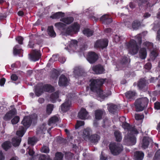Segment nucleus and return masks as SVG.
<instances>
[{"instance_id": "nucleus-6", "label": "nucleus", "mask_w": 160, "mask_h": 160, "mask_svg": "<svg viewBox=\"0 0 160 160\" xmlns=\"http://www.w3.org/2000/svg\"><path fill=\"white\" fill-rule=\"evenodd\" d=\"M148 102V100L146 97L138 99L135 102V106L137 111H142L146 107Z\"/></svg>"}, {"instance_id": "nucleus-27", "label": "nucleus", "mask_w": 160, "mask_h": 160, "mask_svg": "<svg viewBox=\"0 0 160 160\" xmlns=\"http://www.w3.org/2000/svg\"><path fill=\"white\" fill-rule=\"evenodd\" d=\"M108 109L110 112L114 114L115 112H116L119 110V108L117 105L111 104L108 105Z\"/></svg>"}, {"instance_id": "nucleus-39", "label": "nucleus", "mask_w": 160, "mask_h": 160, "mask_svg": "<svg viewBox=\"0 0 160 160\" xmlns=\"http://www.w3.org/2000/svg\"><path fill=\"white\" fill-rule=\"evenodd\" d=\"M83 33L86 36L89 37L92 36L93 33V31L89 29L86 28L83 31Z\"/></svg>"}, {"instance_id": "nucleus-49", "label": "nucleus", "mask_w": 160, "mask_h": 160, "mask_svg": "<svg viewBox=\"0 0 160 160\" xmlns=\"http://www.w3.org/2000/svg\"><path fill=\"white\" fill-rule=\"evenodd\" d=\"M41 151L42 152L47 153L49 152V149L48 146H43L42 148H41Z\"/></svg>"}, {"instance_id": "nucleus-9", "label": "nucleus", "mask_w": 160, "mask_h": 160, "mask_svg": "<svg viewBox=\"0 0 160 160\" xmlns=\"http://www.w3.org/2000/svg\"><path fill=\"white\" fill-rule=\"evenodd\" d=\"M109 147L112 153L115 155L118 154L123 150L122 145L118 143H111Z\"/></svg>"}, {"instance_id": "nucleus-48", "label": "nucleus", "mask_w": 160, "mask_h": 160, "mask_svg": "<svg viewBox=\"0 0 160 160\" xmlns=\"http://www.w3.org/2000/svg\"><path fill=\"white\" fill-rule=\"evenodd\" d=\"M143 33L137 35L136 37V39L138 42L140 44L142 42V37Z\"/></svg>"}, {"instance_id": "nucleus-37", "label": "nucleus", "mask_w": 160, "mask_h": 160, "mask_svg": "<svg viewBox=\"0 0 160 160\" xmlns=\"http://www.w3.org/2000/svg\"><path fill=\"white\" fill-rule=\"evenodd\" d=\"M20 46L19 45H17L13 48V54L15 55L21 53L22 50L20 48Z\"/></svg>"}, {"instance_id": "nucleus-20", "label": "nucleus", "mask_w": 160, "mask_h": 160, "mask_svg": "<svg viewBox=\"0 0 160 160\" xmlns=\"http://www.w3.org/2000/svg\"><path fill=\"white\" fill-rule=\"evenodd\" d=\"M16 112L15 109H12L6 113L3 118L6 121L10 120L14 115L16 114Z\"/></svg>"}, {"instance_id": "nucleus-31", "label": "nucleus", "mask_w": 160, "mask_h": 160, "mask_svg": "<svg viewBox=\"0 0 160 160\" xmlns=\"http://www.w3.org/2000/svg\"><path fill=\"white\" fill-rule=\"evenodd\" d=\"M60 21L66 24H69L73 21L74 18L72 17H69L62 18Z\"/></svg>"}, {"instance_id": "nucleus-11", "label": "nucleus", "mask_w": 160, "mask_h": 160, "mask_svg": "<svg viewBox=\"0 0 160 160\" xmlns=\"http://www.w3.org/2000/svg\"><path fill=\"white\" fill-rule=\"evenodd\" d=\"M98 56L94 52H89L88 53L87 59L90 63L95 62L98 58Z\"/></svg>"}, {"instance_id": "nucleus-52", "label": "nucleus", "mask_w": 160, "mask_h": 160, "mask_svg": "<svg viewBox=\"0 0 160 160\" xmlns=\"http://www.w3.org/2000/svg\"><path fill=\"white\" fill-rule=\"evenodd\" d=\"M39 160H51L48 157L44 154L41 155L39 157Z\"/></svg>"}, {"instance_id": "nucleus-62", "label": "nucleus", "mask_w": 160, "mask_h": 160, "mask_svg": "<svg viewBox=\"0 0 160 160\" xmlns=\"http://www.w3.org/2000/svg\"><path fill=\"white\" fill-rule=\"evenodd\" d=\"M66 59L65 57H61L59 58V61L62 63H63L66 61Z\"/></svg>"}, {"instance_id": "nucleus-26", "label": "nucleus", "mask_w": 160, "mask_h": 160, "mask_svg": "<svg viewBox=\"0 0 160 160\" xmlns=\"http://www.w3.org/2000/svg\"><path fill=\"white\" fill-rule=\"evenodd\" d=\"M141 26V22L140 21L136 20H134L132 23L131 29L133 30L138 29Z\"/></svg>"}, {"instance_id": "nucleus-63", "label": "nucleus", "mask_w": 160, "mask_h": 160, "mask_svg": "<svg viewBox=\"0 0 160 160\" xmlns=\"http://www.w3.org/2000/svg\"><path fill=\"white\" fill-rule=\"evenodd\" d=\"M6 79L4 78H1L0 80V85L1 86H2L5 84Z\"/></svg>"}, {"instance_id": "nucleus-35", "label": "nucleus", "mask_w": 160, "mask_h": 160, "mask_svg": "<svg viewBox=\"0 0 160 160\" xmlns=\"http://www.w3.org/2000/svg\"><path fill=\"white\" fill-rule=\"evenodd\" d=\"M64 16V13L62 12H56L52 15L51 17L53 19H58L62 18Z\"/></svg>"}, {"instance_id": "nucleus-28", "label": "nucleus", "mask_w": 160, "mask_h": 160, "mask_svg": "<svg viewBox=\"0 0 160 160\" xmlns=\"http://www.w3.org/2000/svg\"><path fill=\"white\" fill-rule=\"evenodd\" d=\"M104 111L101 110H97L95 111V118L96 120H99L101 119L102 115L103 114Z\"/></svg>"}, {"instance_id": "nucleus-2", "label": "nucleus", "mask_w": 160, "mask_h": 160, "mask_svg": "<svg viewBox=\"0 0 160 160\" xmlns=\"http://www.w3.org/2000/svg\"><path fill=\"white\" fill-rule=\"evenodd\" d=\"M119 120L122 123V126L124 130L128 132L125 135L124 141L128 145H133L136 143V138L133 135L137 134L138 132L137 130L133 126H130L128 123L125 122L126 118L122 117L120 118Z\"/></svg>"}, {"instance_id": "nucleus-21", "label": "nucleus", "mask_w": 160, "mask_h": 160, "mask_svg": "<svg viewBox=\"0 0 160 160\" xmlns=\"http://www.w3.org/2000/svg\"><path fill=\"white\" fill-rule=\"evenodd\" d=\"M92 132V130L90 128H88L85 129L82 132V137L86 140H88L90 136V135Z\"/></svg>"}, {"instance_id": "nucleus-59", "label": "nucleus", "mask_w": 160, "mask_h": 160, "mask_svg": "<svg viewBox=\"0 0 160 160\" xmlns=\"http://www.w3.org/2000/svg\"><path fill=\"white\" fill-rule=\"evenodd\" d=\"M152 67L151 64L149 62L146 63L144 66V68L148 70H150Z\"/></svg>"}, {"instance_id": "nucleus-58", "label": "nucleus", "mask_w": 160, "mask_h": 160, "mask_svg": "<svg viewBox=\"0 0 160 160\" xmlns=\"http://www.w3.org/2000/svg\"><path fill=\"white\" fill-rule=\"evenodd\" d=\"M160 157V150L158 151L156 153L154 157V159L156 160L157 159L159 158Z\"/></svg>"}, {"instance_id": "nucleus-12", "label": "nucleus", "mask_w": 160, "mask_h": 160, "mask_svg": "<svg viewBox=\"0 0 160 160\" xmlns=\"http://www.w3.org/2000/svg\"><path fill=\"white\" fill-rule=\"evenodd\" d=\"M108 41L106 39L98 40L95 42L94 47L102 48L106 47L108 45Z\"/></svg>"}, {"instance_id": "nucleus-43", "label": "nucleus", "mask_w": 160, "mask_h": 160, "mask_svg": "<svg viewBox=\"0 0 160 160\" xmlns=\"http://www.w3.org/2000/svg\"><path fill=\"white\" fill-rule=\"evenodd\" d=\"M38 141V139L35 138H29L28 139V143L31 145H34Z\"/></svg>"}, {"instance_id": "nucleus-5", "label": "nucleus", "mask_w": 160, "mask_h": 160, "mask_svg": "<svg viewBox=\"0 0 160 160\" xmlns=\"http://www.w3.org/2000/svg\"><path fill=\"white\" fill-rule=\"evenodd\" d=\"M125 47L128 50V53L132 55L136 54L138 51V47L136 41L132 39L128 42L125 43Z\"/></svg>"}, {"instance_id": "nucleus-51", "label": "nucleus", "mask_w": 160, "mask_h": 160, "mask_svg": "<svg viewBox=\"0 0 160 160\" xmlns=\"http://www.w3.org/2000/svg\"><path fill=\"white\" fill-rule=\"evenodd\" d=\"M19 120V118L18 116L15 117L12 120L11 122L13 124H17Z\"/></svg>"}, {"instance_id": "nucleus-42", "label": "nucleus", "mask_w": 160, "mask_h": 160, "mask_svg": "<svg viewBox=\"0 0 160 160\" xmlns=\"http://www.w3.org/2000/svg\"><path fill=\"white\" fill-rule=\"evenodd\" d=\"M157 28H159V29L158 31L157 39L158 40L160 41V22H159L157 25L155 24L153 28V29L154 30H155V29Z\"/></svg>"}, {"instance_id": "nucleus-4", "label": "nucleus", "mask_w": 160, "mask_h": 160, "mask_svg": "<svg viewBox=\"0 0 160 160\" xmlns=\"http://www.w3.org/2000/svg\"><path fill=\"white\" fill-rule=\"evenodd\" d=\"M55 26L59 30H61L62 33L65 35H71L76 34L79 31L80 25L77 22H74L68 27L63 23L59 22L55 23Z\"/></svg>"}, {"instance_id": "nucleus-61", "label": "nucleus", "mask_w": 160, "mask_h": 160, "mask_svg": "<svg viewBox=\"0 0 160 160\" xmlns=\"http://www.w3.org/2000/svg\"><path fill=\"white\" fill-rule=\"evenodd\" d=\"M11 79L14 81H16L18 79V76L15 74H12L11 76Z\"/></svg>"}, {"instance_id": "nucleus-16", "label": "nucleus", "mask_w": 160, "mask_h": 160, "mask_svg": "<svg viewBox=\"0 0 160 160\" xmlns=\"http://www.w3.org/2000/svg\"><path fill=\"white\" fill-rule=\"evenodd\" d=\"M100 20L103 23L105 24H109L112 22L111 17L107 14L102 16L100 18Z\"/></svg>"}, {"instance_id": "nucleus-56", "label": "nucleus", "mask_w": 160, "mask_h": 160, "mask_svg": "<svg viewBox=\"0 0 160 160\" xmlns=\"http://www.w3.org/2000/svg\"><path fill=\"white\" fill-rule=\"evenodd\" d=\"M103 124L102 125L103 127L105 126H109V122L108 120L106 118H105L103 120Z\"/></svg>"}, {"instance_id": "nucleus-57", "label": "nucleus", "mask_w": 160, "mask_h": 160, "mask_svg": "<svg viewBox=\"0 0 160 160\" xmlns=\"http://www.w3.org/2000/svg\"><path fill=\"white\" fill-rule=\"evenodd\" d=\"M16 39L18 43L21 44H22V42L23 40V38L21 36H19L16 38Z\"/></svg>"}, {"instance_id": "nucleus-38", "label": "nucleus", "mask_w": 160, "mask_h": 160, "mask_svg": "<svg viewBox=\"0 0 160 160\" xmlns=\"http://www.w3.org/2000/svg\"><path fill=\"white\" fill-rule=\"evenodd\" d=\"M113 40L116 42H120L121 43L122 41H125V38L122 36L116 35L114 38Z\"/></svg>"}, {"instance_id": "nucleus-45", "label": "nucleus", "mask_w": 160, "mask_h": 160, "mask_svg": "<svg viewBox=\"0 0 160 160\" xmlns=\"http://www.w3.org/2000/svg\"><path fill=\"white\" fill-rule=\"evenodd\" d=\"M132 19H129L125 20L124 21V25L128 28L130 29H131L132 27Z\"/></svg>"}, {"instance_id": "nucleus-24", "label": "nucleus", "mask_w": 160, "mask_h": 160, "mask_svg": "<svg viewBox=\"0 0 160 160\" xmlns=\"http://www.w3.org/2000/svg\"><path fill=\"white\" fill-rule=\"evenodd\" d=\"M100 137L99 135L94 134L91 135L88 140H89L92 142L96 143L98 142L99 140Z\"/></svg>"}, {"instance_id": "nucleus-54", "label": "nucleus", "mask_w": 160, "mask_h": 160, "mask_svg": "<svg viewBox=\"0 0 160 160\" xmlns=\"http://www.w3.org/2000/svg\"><path fill=\"white\" fill-rule=\"evenodd\" d=\"M27 152H28L29 154L31 156H33L34 154V152L33 150L29 147L27 148Z\"/></svg>"}, {"instance_id": "nucleus-40", "label": "nucleus", "mask_w": 160, "mask_h": 160, "mask_svg": "<svg viewBox=\"0 0 160 160\" xmlns=\"http://www.w3.org/2000/svg\"><path fill=\"white\" fill-rule=\"evenodd\" d=\"M53 108V105L52 104H49L47 106L46 113L47 115H50Z\"/></svg>"}, {"instance_id": "nucleus-3", "label": "nucleus", "mask_w": 160, "mask_h": 160, "mask_svg": "<svg viewBox=\"0 0 160 160\" xmlns=\"http://www.w3.org/2000/svg\"><path fill=\"white\" fill-rule=\"evenodd\" d=\"M91 83L90 84V87L91 90L94 92L98 97L102 99H104L105 98L110 95L111 94V92L110 91H108L106 92H104V94L103 91L100 88L104 82V80L103 79H92L90 80Z\"/></svg>"}, {"instance_id": "nucleus-47", "label": "nucleus", "mask_w": 160, "mask_h": 160, "mask_svg": "<svg viewBox=\"0 0 160 160\" xmlns=\"http://www.w3.org/2000/svg\"><path fill=\"white\" fill-rule=\"evenodd\" d=\"M84 124V121H77V123L75 126L76 129H78L80 127L82 126Z\"/></svg>"}, {"instance_id": "nucleus-32", "label": "nucleus", "mask_w": 160, "mask_h": 160, "mask_svg": "<svg viewBox=\"0 0 160 160\" xmlns=\"http://www.w3.org/2000/svg\"><path fill=\"white\" fill-rule=\"evenodd\" d=\"M126 98L128 99H133L136 95V93L134 91H128L125 94Z\"/></svg>"}, {"instance_id": "nucleus-50", "label": "nucleus", "mask_w": 160, "mask_h": 160, "mask_svg": "<svg viewBox=\"0 0 160 160\" xmlns=\"http://www.w3.org/2000/svg\"><path fill=\"white\" fill-rule=\"evenodd\" d=\"M141 2L143 5L145 6V5H147V8L148 7H152L153 6L152 4H150L149 2H147V0H139Z\"/></svg>"}, {"instance_id": "nucleus-29", "label": "nucleus", "mask_w": 160, "mask_h": 160, "mask_svg": "<svg viewBox=\"0 0 160 160\" xmlns=\"http://www.w3.org/2000/svg\"><path fill=\"white\" fill-rule=\"evenodd\" d=\"M147 52L146 49L144 48H142L139 51L140 58L142 59H145L146 57Z\"/></svg>"}, {"instance_id": "nucleus-1", "label": "nucleus", "mask_w": 160, "mask_h": 160, "mask_svg": "<svg viewBox=\"0 0 160 160\" xmlns=\"http://www.w3.org/2000/svg\"><path fill=\"white\" fill-rule=\"evenodd\" d=\"M37 116L34 114L30 116L24 117L22 122V123L25 127V128L22 126H20L19 130L16 132V135L18 137H16L12 138V143L14 147L18 146L21 141V138L24 135L26 130L30 126L32 120H35L37 118Z\"/></svg>"}, {"instance_id": "nucleus-46", "label": "nucleus", "mask_w": 160, "mask_h": 160, "mask_svg": "<svg viewBox=\"0 0 160 160\" xmlns=\"http://www.w3.org/2000/svg\"><path fill=\"white\" fill-rule=\"evenodd\" d=\"M143 45L144 46H146L148 49L150 50L152 49L153 47V44L148 42H144L143 43Z\"/></svg>"}, {"instance_id": "nucleus-15", "label": "nucleus", "mask_w": 160, "mask_h": 160, "mask_svg": "<svg viewBox=\"0 0 160 160\" xmlns=\"http://www.w3.org/2000/svg\"><path fill=\"white\" fill-rule=\"evenodd\" d=\"M68 47L65 48L66 49H70L73 51H74L76 50L77 46V41L75 40H72L68 42Z\"/></svg>"}, {"instance_id": "nucleus-22", "label": "nucleus", "mask_w": 160, "mask_h": 160, "mask_svg": "<svg viewBox=\"0 0 160 160\" xmlns=\"http://www.w3.org/2000/svg\"><path fill=\"white\" fill-rule=\"evenodd\" d=\"M41 55L39 51L35 50L33 51L32 55L30 56V59L32 61H36L38 60L41 57Z\"/></svg>"}, {"instance_id": "nucleus-17", "label": "nucleus", "mask_w": 160, "mask_h": 160, "mask_svg": "<svg viewBox=\"0 0 160 160\" xmlns=\"http://www.w3.org/2000/svg\"><path fill=\"white\" fill-rule=\"evenodd\" d=\"M94 73L96 74H100L104 72L105 70L103 67L100 65L93 66L92 68Z\"/></svg>"}, {"instance_id": "nucleus-14", "label": "nucleus", "mask_w": 160, "mask_h": 160, "mask_svg": "<svg viewBox=\"0 0 160 160\" xmlns=\"http://www.w3.org/2000/svg\"><path fill=\"white\" fill-rule=\"evenodd\" d=\"M73 73L74 77L77 78L80 76H84L86 73L84 72L83 70L79 67H75L74 68Z\"/></svg>"}, {"instance_id": "nucleus-33", "label": "nucleus", "mask_w": 160, "mask_h": 160, "mask_svg": "<svg viewBox=\"0 0 160 160\" xmlns=\"http://www.w3.org/2000/svg\"><path fill=\"white\" fill-rule=\"evenodd\" d=\"M59 92L58 91H57L55 93H52L50 97V100L52 102L54 103L56 100L58 98V95Z\"/></svg>"}, {"instance_id": "nucleus-19", "label": "nucleus", "mask_w": 160, "mask_h": 160, "mask_svg": "<svg viewBox=\"0 0 160 160\" xmlns=\"http://www.w3.org/2000/svg\"><path fill=\"white\" fill-rule=\"evenodd\" d=\"M152 139L148 137H143L142 143V147L143 149H146L148 147V145L150 143L152 142Z\"/></svg>"}, {"instance_id": "nucleus-55", "label": "nucleus", "mask_w": 160, "mask_h": 160, "mask_svg": "<svg viewBox=\"0 0 160 160\" xmlns=\"http://www.w3.org/2000/svg\"><path fill=\"white\" fill-rule=\"evenodd\" d=\"M58 59V56L57 55H52V58L49 60V62H50L51 61L52 62H54L57 61Z\"/></svg>"}, {"instance_id": "nucleus-7", "label": "nucleus", "mask_w": 160, "mask_h": 160, "mask_svg": "<svg viewBox=\"0 0 160 160\" xmlns=\"http://www.w3.org/2000/svg\"><path fill=\"white\" fill-rule=\"evenodd\" d=\"M75 97L74 94L70 93L67 96L64 103L62 104L61 106V109L62 111L65 112L70 109L71 106V100Z\"/></svg>"}, {"instance_id": "nucleus-34", "label": "nucleus", "mask_w": 160, "mask_h": 160, "mask_svg": "<svg viewBox=\"0 0 160 160\" xmlns=\"http://www.w3.org/2000/svg\"><path fill=\"white\" fill-rule=\"evenodd\" d=\"M47 32L49 35L52 37H55L56 36V34L54 32L53 27L50 26L48 27L47 29Z\"/></svg>"}, {"instance_id": "nucleus-41", "label": "nucleus", "mask_w": 160, "mask_h": 160, "mask_svg": "<svg viewBox=\"0 0 160 160\" xmlns=\"http://www.w3.org/2000/svg\"><path fill=\"white\" fill-rule=\"evenodd\" d=\"M11 146V143L9 141H6L2 144V148L5 150H7Z\"/></svg>"}, {"instance_id": "nucleus-53", "label": "nucleus", "mask_w": 160, "mask_h": 160, "mask_svg": "<svg viewBox=\"0 0 160 160\" xmlns=\"http://www.w3.org/2000/svg\"><path fill=\"white\" fill-rule=\"evenodd\" d=\"M135 118L136 120H140L144 118V116L142 114H135Z\"/></svg>"}, {"instance_id": "nucleus-25", "label": "nucleus", "mask_w": 160, "mask_h": 160, "mask_svg": "<svg viewBox=\"0 0 160 160\" xmlns=\"http://www.w3.org/2000/svg\"><path fill=\"white\" fill-rule=\"evenodd\" d=\"M59 120L58 117L56 116H54L52 117L49 120L48 125L49 126H53L55 125Z\"/></svg>"}, {"instance_id": "nucleus-64", "label": "nucleus", "mask_w": 160, "mask_h": 160, "mask_svg": "<svg viewBox=\"0 0 160 160\" xmlns=\"http://www.w3.org/2000/svg\"><path fill=\"white\" fill-rule=\"evenodd\" d=\"M107 159V157L104 156L102 152H101V154L100 157V160H106Z\"/></svg>"}, {"instance_id": "nucleus-44", "label": "nucleus", "mask_w": 160, "mask_h": 160, "mask_svg": "<svg viewBox=\"0 0 160 160\" xmlns=\"http://www.w3.org/2000/svg\"><path fill=\"white\" fill-rule=\"evenodd\" d=\"M63 155L61 152H57L56 153L54 160H62Z\"/></svg>"}, {"instance_id": "nucleus-8", "label": "nucleus", "mask_w": 160, "mask_h": 160, "mask_svg": "<svg viewBox=\"0 0 160 160\" xmlns=\"http://www.w3.org/2000/svg\"><path fill=\"white\" fill-rule=\"evenodd\" d=\"M39 86H38L35 88V92L36 95L38 96H40L43 92V91L52 92L54 90V88L51 85L46 84L43 86L42 88H39Z\"/></svg>"}, {"instance_id": "nucleus-13", "label": "nucleus", "mask_w": 160, "mask_h": 160, "mask_svg": "<svg viewBox=\"0 0 160 160\" xmlns=\"http://www.w3.org/2000/svg\"><path fill=\"white\" fill-rule=\"evenodd\" d=\"M69 80L65 75H61L59 77L58 85L60 87L66 86L68 84Z\"/></svg>"}, {"instance_id": "nucleus-10", "label": "nucleus", "mask_w": 160, "mask_h": 160, "mask_svg": "<svg viewBox=\"0 0 160 160\" xmlns=\"http://www.w3.org/2000/svg\"><path fill=\"white\" fill-rule=\"evenodd\" d=\"M130 62V59L128 58L127 57H123L120 60L119 62L117 65V67L118 68L119 67L121 68L120 69H121L122 68L127 67Z\"/></svg>"}, {"instance_id": "nucleus-60", "label": "nucleus", "mask_w": 160, "mask_h": 160, "mask_svg": "<svg viewBox=\"0 0 160 160\" xmlns=\"http://www.w3.org/2000/svg\"><path fill=\"white\" fill-rule=\"evenodd\" d=\"M154 108L157 110L160 109V102H156L154 103Z\"/></svg>"}, {"instance_id": "nucleus-18", "label": "nucleus", "mask_w": 160, "mask_h": 160, "mask_svg": "<svg viewBox=\"0 0 160 160\" xmlns=\"http://www.w3.org/2000/svg\"><path fill=\"white\" fill-rule=\"evenodd\" d=\"M78 117L82 119H88L89 118L88 113L86 110L82 108L78 113Z\"/></svg>"}, {"instance_id": "nucleus-23", "label": "nucleus", "mask_w": 160, "mask_h": 160, "mask_svg": "<svg viewBox=\"0 0 160 160\" xmlns=\"http://www.w3.org/2000/svg\"><path fill=\"white\" fill-rule=\"evenodd\" d=\"M148 82L145 78H141L138 83V86L139 89H142L148 84Z\"/></svg>"}, {"instance_id": "nucleus-36", "label": "nucleus", "mask_w": 160, "mask_h": 160, "mask_svg": "<svg viewBox=\"0 0 160 160\" xmlns=\"http://www.w3.org/2000/svg\"><path fill=\"white\" fill-rule=\"evenodd\" d=\"M114 134L117 141L120 142L122 139V137L120 132L118 131H115L114 132Z\"/></svg>"}, {"instance_id": "nucleus-30", "label": "nucleus", "mask_w": 160, "mask_h": 160, "mask_svg": "<svg viewBox=\"0 0 160 160\" xmlns=\"http://www.w3.org/2000/svg\"><path fill=\"white\" fill-rule=\"evenodd\" d=\"M144 156V154L142 151H137L134 153V157L136 160H142Z\"/></svg>"}]
</instances>
